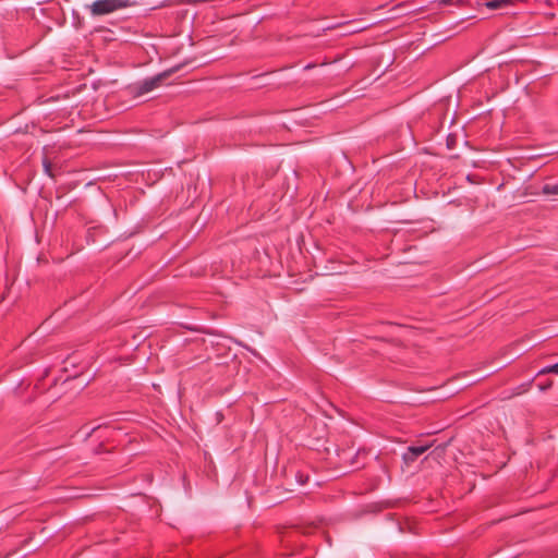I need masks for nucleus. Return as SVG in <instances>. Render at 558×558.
I'll return each instance as SVG.
<instances>
[{"label":"nucleus","mask_w":558,"mask_h":558,"mask_svg":"<svg viewBox=\"0 0 558 558\" xmlns=\"http://www.w3.org/2000/svg\"><path fill=\"white\" fill-rule=\"evenodd\" d=\"M463 0H438L439 5H460Z\"/></svg>","instance_id":"nucleus-11"},{"label":"nucleus","mask_w":558,"mask_h":558,"mask_svg":"<svg viewBox=\"0 0 558 558\" xmlns=\"http://www.w3.org/2000/svg\"><path fill=\"white\" fill-rule=\"evenodd\" d=\"M432 390H435V388H429V389L421 388V392H424V391H432Z\"/></svg>","instance_id":"nucleus-16"},{"label":"nucleus","mask_w":558,"mask_h":558,"mask_svg":"<svg viewBox=\"0 0 558 558\" xmlns=\"http://www.w3.org/2000/svg\"><path fill=\"white\" fill-rule=\"evenodd\" d=\"M554 385V381L551 379H548L546 383H541L537 385V388L541 390V391H547L548 389H550Z\"/></svg>","instance_id":"nucleus-12"},{"label":"nucleus","mask_w":558,"mask_h":558,"mask_svg":"<svg viewBox=\"0 0 558 558\" xmlns=\"http://www.w3.org/2000/svg\"><path fill=\"white\" fill-rule=\"evenodd\" d=\"M450 144H452V141L448 140L447 146L450 147Z\"/></svg>","instance_id":"nucleus-21"},{"label":"nucleus","mask_w":558,"mask_h":558,"mask_svg":"<svg viewBox=\"0 0 558 558\" xmlns=\"http://www.w3.org/2000/svg\"><path fill=\"white\" fill-rule=\"evenodd\" d=\"M311 68H313V65H312V64H307V65L305 66V69H306V70H307V69H311Z\"/></svg>","instance_id":"nucleus-20"},{"label":"nucleus","mask_w":558,"mask_h":558,"mask_svg":"<svg viewBox=\"0 0 558 558\" xmlns=\"http://www.w3.org/2000/svg\"><path fill=\"white\" fill-rule=\"evenodd\" d=\"M101 427L100 426H97L96 428L93 429V432H97L99 430Z\"/></svg>","instance_id":"nucleus-19"},{"label":"nucleus","mask_w":558,"mask_h":558,"mask_svg":"<svg viewBox=\"0 0 558 558\" xmlns=\"http://www.w3.org/2000/svg\"><path fill=\"white\" fill-rule=\"evenodd\" d=\"M532 383H533V379L527 383L521 384L520 386H518L517 388L513 389L511 396H520L524 392H527L531 388Z\"/></svg>","instance_id":"nucleus-7"},{"label":"nucleus","mask_w":558,"mask_h":558,"mask_svg":"<svg viewBox=\"0 0 558 558\" xmlns=\"http://www.w3.org/2000/svg\"><path fill=\"white\" fill-rule=\"evenodd\" d=\"M489 10H498L512 3L511 0H482Z\"/></svg>","instance_id":"nucleus-5"},{"label":"nucleus","mask_w":558,"mask_h":558,"mask_svg":"<svg viewBox=\"0 0 558 558\" xmlns=\"http://www.w3.org/2000/svg\"><path fill=\"white\" fill-rule=\"evenodd\" d=\"M308 480V476H303V475H300L299 476V482L300 484L304 485Z\"/></svg>","instance_id":"nucleus-15"},{"label":"nucleus","mask_w":558,"mask_h":558,"mask_svg":"<svg viewBox=\"0 0 558 558\" xmlns=\"http://www.w3.org/2000/svg\"><path fill=\"white\" fill-rule=\"evenodd\" d=\"M450 144H452V141L448 140L447 146L450 147Z\"/></svg>","instance_id":"nucleus-22"},{"label":"nucleus","mask_w":558,"mask_h":558,"mask_svg":"<svg viewBox=\"0 0 558 558\" xmlns=\"http://www.w3.org/2000/svg\"><path fill=\"white\" fill-rule=\"evenodd\" d=\"M444 428L442 425L440 424H436L435 426L430 427V428H427L424 433H426L427 435H430V434H436L438 433L439 430H441Z\"/></svg>","instance_id":"nucleus-13"},{"label":"nucleus","mask_w":558,"mask_h":558,"mask_svg":"<svg viewBox=\"0 0 558 558\" xmlns=\"http://www.w3.org/2000/svg\"><path fill=\"white\" fill-rule=\"evenodd\" d=\"M447 397L445 395L437 396L436 398H421V421L427 420L429 416V413L427 412V404L445 400Z\"/></svg>","instance_id":"nucleus-4"},{"label":"nucleus","mask_w":558,"mask_h":558,"mask_svg":"<svg viewBox=\"0 0 558 558\" xmlns=\"http://www.w3.org/2000/svg\"><path fill=\"white\" fill-rule=\"evenodd\" d=\"M420 12H421V19H423L422 14L424 13V7L421 5Z\"/></svg>","instance_id":"nucleus-17"},{"label":"nucleus","mask_w":558,"mask_h":558,"mask_svg":"<svg viewBox=\"0 0 558 558\" xmlns=\"http://www.w3.org/2000/svg\"><path fill=\"white\" fill-rule=\"evenodd\" d=\"M542 193L545 195L558 194V184H545L542 187Z\"/></svg>","instance_id":"nucleus-9"},{"label":"nucleus","mask_w":558,"mask_h":558,"mask_svg":"<svg viewBox=\"0 0 558 558\" xmlns=\"http://www.w3.org/2000/svg\"><path fill=\"white\" fill-rule=\"evenodd\" d=\"M428 461H429V456L425 457L423 463L428 462Z\"/></svg>","instance_id":"nucleus-18"},{"label":"nucleus","mask_w":558,"mask_h":558,"mask_svg":"<svg viewBox=\"0 0 558 558\" xmlns=\"http://www.w3.org/2000/svg\"><path fill=\"white\" fill-rule=\"evenodd\" d=\"M416 457H418V447L412 446L409 448V453L403 456V459L408 462L410 460L414 461Z\"/></svg>","instance_id":"nucleus-8"},{"label":"nucleus","mask_w":558,"mask_h":558,"mask_svg":"<svg viewBox=\"0 0 558 558\" xmlns=\"http://www.w3.org/2000/svg\"><path fill=\"white\" fill-rule=\"evenodd\" d=\"M430 447V445L428 444H423L421 441V447H420V450H421V454H423L428 448Z\"/></svg>","instance_id":"nucleus-14"},{"label":"nucleus","mask_w":558,"mask_h":558,"mask_svg":"<svg viewBox=\"0 0 558 558\" xmlns=\"http://www.w3.org/2000/svg\"><path fill=\"white\" fill-rule=\"evenodd\" d=\"M43 166H44L45 173L47 175H49L50 178H53L54 174L52 173V166H51V162L47 158L44 159Z\"/></svg>","instance_id":"nucleus-10"},{"label":"nucleus","mask_w":558,"mask_h":558,"mask_svg":"<svg viewBox=\"0 0 558 558\" xmlns=\"http://www.w3.org/2000/svg\"><path fill=\"white\" fill-rule=\"evenodd\" d=\"M445 105L437 104L433 109L421 113V134L424 132L426 138H432L442 124Z\"/></svg>","instance_id":"nucleus-1"},{"label":"nucleus","mask_w":558,"mask_h":558,"mask_svg":"<svg viewBox=\"0 0 558 558\" xmlns=\"http://www.w3.org/2000/svg\"><path fill=\"white\" fill-rule=\"evenodd\" d=\"M550 373L558 375V362L556 364L548 365V366H545L542 369H539L536 374V377L546 375V374H550Z\"/></svg>","instance_id":"nucleus-6"},{"label":"nucleus","mask_w":558,"mask_h":558,"mask_svg":"<svg viewBox=\"0 0 558 558\" xmlns=\"http://www.w3.org/2000/svg\"><path fill=\"white\" fill-rule=\"evenodd\" d=\"M167 76H168V74L165 72V73L158 74V75H156L154 77H150V78H147V80L143 81L138 85V93L140 94H146V93L151 92L153 89H155L158 86H160L161 82Z\"/></svg>","instance_id":"nucleus-3"},{"label":"nucleus","mask_w":558,"mask_h":558,"mask_svg":"<svg viewBox=\"0 0 558 558\" xmlns=\"http://www.w3.org/2000/svg\"><path fill=\"white\" fill-rule=\"evenodd\" d=\"M128 0H96L89 5L92 15L100 16L112 13L117 10L128 8Z\"/></svg>","instance_id":"nucleus-2"}]
</instances>
